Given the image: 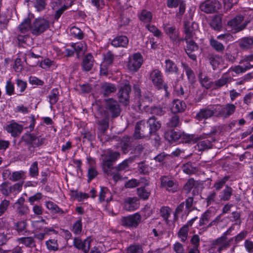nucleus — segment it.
<instances>
[{"instance_id": "obj_1", "label": "nucleus", "mask_w": 253, "mask_h": 253, "mask_svg": "<svg viewBox=\"0 0 253 253\" xmlns=\"http://www.w3.org/2000/svg\"><path fill=\"white\" fill-rule=\"evenodd\" d=\"M120 156L121 153L119 152L114 151L110 149L101 155L102 168L106 175L112 173V170L114 168L113 165Z\"/></svg>"}, {"instance_id": "obj_2", "label": "nucleus", "mask_w": 253, "mask_h": 253, "mask_svg": "<svg viewBox=\"0 0 253 253\" xmlns=\"http://www.w3.org/2000/svg\"><path fill=\"white\" fill-rule=\"evenodd\" d=\"M21 140L28 146V149L31 151H34L35 148L42 146L46 141L45 137L37 136L34 133H24Z\"/></svg>"}, {"instance_id": "obj_3", "label": "nucleus", "mask_w": 253, "mask_h": 253, "mask_svg": "<svg viewBox=\"0 0 253 253\" xmlns=\"http://www.w3.org/2000/svg\"><path fill=\"white\" fill-rule=\"evenodd\" d=\"M148 79L156 89H164L167 92L168 86L164 83L163 74L160 70L155 69L151 71L149 74Z\"/></svg>"}, {"instance_id": "obj_4", "label": "nucleus", "mask_w": 253, "mask_h": 253, "mask_svg": "<svg viewBox=\"0 0 253 253\" xmlns=\"http://www.w3.org/2000/svg\"><path fill=\"white\" fill-rule=\"evenodd\" d=\"M50 28V22L48 20L42 17L35 19L31 27V34L35 37L39 36L45 32Z\"/></svg>"}, {"instance_id": "obj_5", "label": "nucleus", "mask_w": 253, "mask_h": 253, "mask_svg": "<svg viewBox=\"0 0 253 253\" xmlns=\"http://www.w3.org/2000/svg\"><path fill=\"white\" fill-rule=\"evenodd\" d=\"M120 87L118 93L119 101L123 105L126 106L129 103L131 85L126 80H123L120 84Z\"/></svg>"}, {"instance_id": "obj_6", "label": "nucleus", "mask_w": 253, "mask_h": 253, "mask_svg": "<svg viewBox=\"0 0 253 253\" xmlns=\"http://www.w3.org/2000/svg\"><path fill=\"white\" fill-rule=\"evenodd\" d=\"M232 239L225 240V238L218 237L211 242L209 252V253H221L222 251L229 248Z\"/></svg>"}, {"instance_id": "obj_7", "label": "nucleus", "mask_w": 253, "mask_h": 253, "mask_svg": "<svg viewBox=\"0 0 253 253\" xmlns=\"http://www.w3.org/2000/svg\"><path fill=\"white\" fill-rule=\"evenodd\" d=\"M220 0H206L200 6L201 10L206 13H213L221 8Z\"/></svg>"}, {"instance_id": "obj_8", "label": "nucleus", "mask_w": 253, "mask_h": 253, "mask_svg": "<svg viewBox=\"0 0 253 253\" xmlns=\"http://www.w3.org/2000/svg\"><path fill=\"white\" fill-rule=\"evenodd\" d=\"M160 180L161 188H164L170 193H174L177 191L178 185L176 180L167 175L162 176Z\"/></svg>"}, {"instance_id": "obj_9", "label": "nucleus", "mask_w": 253, "mask_h": 253, "mask_svg": "<svg viewBox=\"0 0 253 253\" xmlns=\"http://www.w3.org/2000/svg\"><path fill=\"white\" fill-rule=\"evenodd\" d=\"M143 63V57L139 52H136L129 56L127 67L131 72H136Z\"/></svg>"}, {"instance_id": "obj_10", "label": "nucleus", "mask_w": 253, "mask_h": 253, "mask_svg": "<svg viewBox=\"0 0 253 253\" xmlns=\"http://www.w3.org/2000/svg\"><path fill=\"white\" fill-rule=\"evenodd\" d=\"M141 221V216L138 212L123 216L121 220V224L125 227H136Z\"/></svg>"}, {"instance_id": "obj_11", "label": "nucleus", "mask_w": 253, "mask_h": 253, "mask_svg": "<svg viewBox=\"0 0 253 253\" xmlns=\"http://www.w3.org/2000/svg\"><path fill=\"white\" fill-rule=\"evenodd\" d=\"M92 240L90 237H87L84 240L79 237H75L73 239L74 247L83 253H88L90 249Z\"/></svg>"}, {"instance_id": "obj_12", "label": "nucleus", "mask_w": 253, "mask_h": 253, "mask_svg": "<svg viewBox=\"0 0 253 253\" xmlns=\"http://www.w3.org/2000/svg\"><path fill=\"white\" fill-rule=\"evenodd\" d=\"M133 136L134 139L149 137L150 135L148 131V126H146L145 124L142 121L137 122L135 126Z\"/></svg>"}, {"instance_id": "obj_13", "label": "nucleus", "mask_w": 253, "mask_h": 253, "mask_svg": "<svg viewBox=\"0 0 253 253\" xmlns=\"http://www.w3.org/2000/svg\"><path fill=\"white\" fill-rule=\"evenodd\" d=\"M184 50L190 59L196 61L197 55L196 52L199 50V45L194 41V39H189L186 43Z\"/></svg>"}, {"instance_id": "obj_14", "label": "nucleus", "mask_w": 253, "mask_h": 253, "mask_svg": "<svg viewBox=\"0 0 253 253\" xmlns=\"http://www.w3.org/2000/svg\"><path fill=\"white\" fill-rule=\"evenodd\" d=\"M244 18L242 15H237L229 20L227 23V25L233 28L235 33L239 32L245 29L248 23V22H246L241 25H239L244 20Z\"/></svg>"}, {"instance_id": "obj_15", "label": "nucleus", "mask_w": 253, "mask_h": 253, "mask_svg": "<svg viewBox=\"0 0 253 253\" xmlns=\"http://www.w3.org/2000/svg\"><path fill=\"white\" fill-rule=\"evenodd\" d=\"M198 23L193 22L185 21L183 26V32L185 35L190 39H194L197 38L196 37V32L198 29Z\"/></svg>"}, {"instance_id": "obj_16", "label": "nucleus", "mask_w": 253, "mask_h": 253, "mask_svg": "<svg viewBox=\"0 0 253 253\" xmlns=\"http://www.w3.org/2000/svg\"><path fill=\"white\" fill-rule=\"evenodd\" d=\"M97 116L100 117L98 120L99 129L101 133H104L109 127V121L110 119L109 112H98Z\"/></svg>"}, {"instance_id": "obj_17", "label": "nucleus", "mask_w": 253, "mask_h": 253, "mask_svg": "<svg viewBox=\"0 0 253 253\" xmlns=\"http://www.w3.org/2000/svg\"><path fill=\"white\" fill-rule=\"evenodd\" d=\"M164 71L167 74L179 75L180 70L178 65L173 60L168 58L164 62Z\"/></svg>"}, {"instance_id": "obj_18", "label": "nucleus", "mask_w": 253, "mask_h": 253, "mask_svg": "<svg viewBox=\"0 0 253 253\" xmlns=\"http://www.w3.org/2000/svg\"><path fill=\"white\" fill-rule=\"evenodd\" d=\"M139 207V200L137 197H128L124 201V208L127 211H135Z\"/></svg>"}, {"instance_id": "obj_19", "label": "nucleus", "mask_w": 253, "mask_h": 253, "mask_svg": "<svg viewBox=\"0 0 253 253\" xmlns=\"http://www.w3.org/2000/svg\"><path fill=\"white\" fill-rule=\"evenodd\" d=\"M134 139V137L128 135H125L122 137L120 141V146L123 154L127 153L131 149Z\"/></svg>"}, {"instance_id": "obj_20", "label": "nucleus", "mask_w": 253, "mask_h": 253, "mask_svg": "<svg viewBox=\"0 0 253 253\" xmlns=\"http://www.w3.org/2000/svg\"><path fill=\"white\" fill-rule=\"evenodd\" d=\"M25 200L23 197L19 198L15 203L17 213L21 215H26L29 211V207L25 204Z\"/></svg>"}, {"instance_id": "obj_21", "label": "nucleus", "mask_w": 253, "mask_h": 253, "mask_svg": "<svg viewBox=\"0 0 253 253\" xmlns=\"http://www.w3.org/2000/svg\"><path fill=\"white\" fill-rule=\"evenodd\" d=\"M23 129V127L21 125L16 123H11L6 127L7 131L13 137L19 135L21 133Z\"/></svg>"}, {"instance_id": "obj_22", "label": "nucleus", "mask_w": 253, "mask_h": 253, "mask_svg": "<svg viewBox=\"0 0 253 253\" xmlns=\"http://www.w3.org/2000/svg\"><path fill=\"white\" fill-rule=\"evenodd\" d=\"M94 58L90 53H87L83 58L82 64V69L85 71H89L93 66Z\"/></svg>"}, {"instance_id": "obj_23", "label": "nucleus", "mask_w": 253, "mask_h": 253, "mask_svg": "<svg viewBox=\"0 0 253 253\" xmlns=\"http://www.w3.org/2000/svg\"><path fill=\"white\" fill-rule=\"evenodd\" d=\"M147 123L149 124V127L148 130L149 135L156 134L161 126V124L159 121L156 120V118L155 116L150 117L148 119Z\"/></svg>"}, {"instance_id": "obj_24", "label": "nucleus", "mask_w": 253, "mask_h": 253, "mask_svg": "<svg viewBox=\"0 0 253 253\" xmlns=\"http://www.w3.org/2000/svg\"><path fill=\"white\" fill-rule=\"evenodd\" d=\"M46 208L52 214H59L63 215L68 212V210H62L55 203L51 201H47L45 204Z\"/></svg>"}, {"instance_id": "obj_25", "label": "nucleus", "mask_w": 253, "mask_h": 253, "mask_svg": "<svg viewBox=\"0 0 253 253\" xmlns=\"http://www.w3.org/2000/svg\"><path fill=\"white\" fill-rule=\"evenodd\" d=\"M128 44V39L126 36H119L114 38L111 42V44L116 47H126Z\"/></svg>"}, {"instance_id": "obj_26", "label": "nucleus", "mask_w": 253, "mask_h": 253, "mask_svg": "<svg viewBox=\"0 0 253 253\" xmlns=\"http://www.w3.org/2000/svg\"><path fill=\"white\" fill-rule=\"evenodd\" d=\"M71 46L76 53L78 58L84 54L87 48L86 43L84 42L72 43Z\"/></svg>"}, {"instance_id": "obj_27", "label": "nucleus", "mask_w": 253, "mask_h": 253, "mask_svg": "<svg viewBox=\"0 0 253 253\" xmlns=\"http://www.w3.org/2000/svg\"><path fill=\"white\" fill-rule=\"evenodd\" d=\"M181 66L184 70L189 83L193 84L196 82L195 74L193 70L186 63H182Z\"/></svg>"}, {"instance_id": "obj_28", "label": "nucleus", "mask_w": 253, "mask_h": 253, "mask_svg": "<svg viewBox=\"0 0 253 253\" xmlns=\"http://www.w3.org/2000/svg\"><path fill=\"white\" fill-rule=\"evenodd\" d=\"M164 137L169 142L172 143L177 141L181 137V135L179 132L169 129L165 132Z\"/></svg>"}, {"instance_id": "obj_29", "label": "nucleus", "mask_w": 253, "mask_h": 253, "mask_svg": "<svg viewBox=\"0 0 253 253\" xmlns=\"http://www.w3.org/2000/svg\"><path fill=\"white\" fill-rule=\"evenodd\" d=\"M164 29L165 32L169 36L171 41H176L178 37H179V33L176 30L175 26L165 25Z\"/></svg>"}, {"instance_id": "obj_30", "label": "nucleus", "mask_w": 253, "mask_h": 253, "mask_svg": "<svg viewBox=\"0 0 253 253\" xmlns=\"http://www.w3.org/2000/svg\"><path fill=\"white\" fill-rule=\"evenodd\" d=\"M233 190L232 188L229 185H226L224 189L222 190L219 194V198L221 201H229L231 196L233 195Z\"/></svg>"}, {"instance_id": "obj_31", "label": "nucleus", "mask_w": 253, "mask_h": 253, "mask_svg": "<svg viewBox=\"0 0 253 253\" xmlns=\"http://www.w3.org/2000/svg\"><path fill=\"white\" fill-rule=\"evenodd\" d=\"M233 79L227 76L224 74L221 78L217 81H215L213 84H214V89H217L225 85L227 83L232 82Z\"/></svg>"}, {"instance_id": "obj_32", "label": "nucleus", "mask_w": 253, "mask_h": 253, "mask_svg": "<svg viewBox=\"0 0 253 253\" xmlns=\"http://www.w3.org/2000/svg\"><path fill=\"white\" fill-rule=\"evenodd\" d=\"M101 92L104 96H108L111 93L115 92L117 88L115 85L111 83H104L101 87Z\"/></svg>"}, {"instance_id": "obj_33", "label": "nucleus", "mask_w": 253, "mask_h": 253, "mask_svg": "<svg viewBox=\"0 0 253 253\" xmlns=\"http://www.w3.org/2000/svg\"><path fill=\"white\" fill-rule=\"evenodd\" d=\"M32 22L30 18L25 19L18 26L19 31L21 34H25L29 31L31 32V27Z\"/></svg>"}, {"instance_id": "obj_34", "label": "nucleus", "mask_w": 253, "mask_h": 253, "mask_svg": "<svg viewBox=\"0 0 253 253\" xmlns=\"http://www.w3.org/2000/svg\"><path fill=\"white\" fill-rule=\"evenodd\" d=\"M14 229L19 235H22L27 232L28 223L26 220L19 221L14 224Z\"/></svg>"}, {"instance_id": "obj_35", "label": "nucleus", "mask_w": 253, "mask_h": 253, "mask_svg": "<svg viewBox=\"0 0 253 253\" xmlns=\"http://www.w3.org/2000/svg\"><path fill=\"white\" fill-rule=\"evenodd\" d=\"M138 17L142 22L149 23L151 22L153 16L151 11L143 9L139 14Z\"/></svg>"}, {"instance_id": "obj_36", "label": "nucleus", "mask_w": 253, "mask_h": 253, "mask_svg": "<svg viewBox=\"0 0 253 253\" xmlns=\"http://www.w3.org/2000/svg\"><path fill=\"white\" fill-rule=\"evenodd\" d=\"M50 232H53L54 233H57V232L52 228L44 227L42 229V232H36L34 235V237L38 240L42 241L44 239L45 236L48 235Z\"/></svg>"}, {"instance_id": "obj_37", "label": "nucleus", "mask_w": 253, "mask_h": 253, "mask_svg": "<svg viewBox=\"0 0 253 253\" xmlns=\"http://www.w3.org/2000/svg\"><path fill=\"white\" fill-rule=\"evenodd\" d=\"M210 46L216 52L222 53L225 49L224 45L213 38H211L210 40Z\"/></svg>"}, {"instance_id": "obj_38", "label": "nucleus", "mask_w": 253, "mask_h": 253, "mask_svg": "<svg viewBox=\"0 0 253 253\" xmlns=\"http://www.w3.org/2000/svg\"><path fill=\"white\" fill-rule=\"evenodd\" d=\"M126 253H144L143 246L138 243L131 244L126 248Z\"/></svg>"}, {"instance_id": "obj_39", "label": "nucleus", "mask_w": 253, "mask_h": 253, "mask_svg": "<svg viewBox=\"0 0 253 253\" xmlns=\"http://www.w3.org/2000/svg\"><path fill=\"white\" fill-rule=\"evenodd\" d=\"M17 241L19 243L24 244L25 246L29 248H34L36 247L35 241L32 237L19 238L17 239Z\"/></svg>"}, {"instance_id": "obj_40", "label": "nucleus", "mask_w": 253, "mask_h": 253, "mask_svg": "<svg viewBox=\"0 0 253 253\" xmlns=\"http://www.w3.org/2000/svg\"><path fill=\"white\" fill-rule=\"evenodd\" d=\"M208 58L213 69H215L218 66L222 56L214 53H211L208 55Z\"/></svg>"}, {"instance_id": "obj_41", "label": "nucleus", "mask_w": 253, "mask_h": 253, "mask_svg": "<svg viewBox=\"0 0 253 253\" xmlns=\"http://www.w3.org/2000/svg\"><path fill=\"white\" fill-rule=\"evenodd\" d=\"M253 44V38L245 37L241 39L239 42L240 47L243 49H248Z\"/></svg>"}, {"instance_id": "obj_42", "label": "nucleus", "mask_w": 253, "mask_h": 253, "mask_svg": "<svg viewBox=\"0 0 253 253\" xmlns=\"http://www.w3.org/2000/svg\"><path fill=\"white\" fill-rule=\"evenodd\" d=\"M106 107L109 111H117L120 106L117 100L111 98L105 100Z\"/></svg>"}, {"instance_id": "obj_43", "label": "nucleus", "mask_w": 253, "mask_h": 253, "mask_svg": "<svg viewBox=\"0 0 253 253\" xmlns=\"http://www.w3.org/2000/svg\"><path fill=\"white\" fill-rule=\"evenodd\" d=\"M137 194L140 199L146 200L149 198L151 191L145 187H140L137 189Z\"/></svg>"}, {"instance_id": "obj_44", "label": "nucleus", "mask_w": 253, "mask_h": 253, "mask_svg": "<svg viewBox=\"0 0 253 253\" xmlns=\"http://www.w3.org/2000/svg\"><path fill=\"white\" fill-rule=\"evenodd\" d=\"M26 178L25 172L23 170L15 171L12 173L9 179L12 181L24 180Z\"/></svg>"}, {"instance_id": "obj_45", "label": "nucleus", "mask_w": 253, "mask_h": 253, "mask_svg": "<svg viewBox=\"0 0 253 253\" xmlns=\"http://www.w3.org/2000/svg\"><path fill=\"white\" fill-rule=\"evenodd\" d=\"M189 228L187 225H183L179 230L177 233V236L182 242H185L188 238Z\"/></svg>"}, {"instance_id": "obj_46", "label": "nucleus", "mask_w": 253, "mask_h": 253, "mask_svg": "<svg viewBox=\"0 0 253 253\" xmlns=\"http://www.w3.org/2000/svg\"><path fill=\"white\" fill-rule=\"evenodd\" d=\"M212 217V212L208 210L203 213L200 217L199 225L201 227L207 225Z\"/></svg>"}, {"instance_id": "obj_47", "label": "nucleus", "mask_w": 253, "mask_h": 253, "mask_svg": "<svg viewBox=\"0 0 253 253\" xmlns=\"http://www.w3.org/2000/svg\"><path fill=\"white\" fill-rule=\"evenodd\" d=\"M172 210L168 206H163L160 209V215L167 222L169 221Z\"/></svg>"}, {"instance_id": "obj_48", "label": "nucleus", "mask_w": 253, "mask_h": 253, "mask_svg": "<svg viewBox=\"0 0 253 253\" xmlns=\"http://www.w3.org/2000/svg\"><path fill=\"white\" fill-rule=\"evenodd\" d=\"M59 97V92L57 88L52 89L50 94L48 96L49 99V102L51 105V107L52 105L55 104L58 100Z\"/></svg>"}, {"instance_id": "obj_49", "label": "nucleus", "mask_w": 253, "mask_h": 253, "mask_svg": "<svg viewBox=\"0 0 253 253\" xmlns=\"http://www.w3.org/2000/svg\"><path fill=\"white\" fill-rule=\"evenodd\" d=\"M230 178L229 175H225L222 178L218 179L213 184V187L217 191L220 190L225 185Z\"/></svg>"}, {"instance_id": "obj_50", "label": "nucleus", "mask_w": 253, "mask_h": 253, "mask_svg": "<svg viewBox=\"0 0 253 253\" xmlns=\"http://www.w3.org/2000/svg\"><path fill=\"white\" fill-rule=\"evenodd\" d=\"M230 178L229 175H225L222 178L218 179L213 184V187L217 191L220 190L225 185Z\"/></svg>"}, {"instance_id": "obj_51", "label": "nucleus", "mask_w": 253, "mask_h": 253, "mask_svg": "<svg viewBox=\"0 0 253 253\" xmlns=\"http://www.w3.org/2000/svg\"><path fill=\"white\" fill-rule=\"evenodd\" d=\"M230 178L229 175H225L222 178L218 179L213 184V187L217 191L220 190L225 185Z\"/></svg>"}, {"instance_id": "obj_52", "label": "nucleus", "mask_w": 253, "mask_h": 253, "mask_svg": "<svg viewBox=\"0 0 253 253\" xmlns=\"http://www.w3.org/2000/svg\"><path fill=\"white\" fill-rule=\"evenodd\" d=\"M132 160L133 159L130 158L124 160L117 166L114 167L113 170L117 171H121L126 169L128 167L129 163H131Z\"/></svg>"}, {"instance_id": "obj_53", "label": "nucleus", "mask_w": 253, "mask_h": 253, "mask_svg": "<svg viewBox=\"0 0 253 253\" xmlns=\"http://www.w3.org/2000/svg\"><path fill=\"white\" fill-rule=\"evenodd\" d=\"M45 245L47 249L49 251L55 252L59 250L57 240L54 239H49L45 242Z\"/></svg>"}, {"instance_id": "obj_54", "label": "nucleus", "mask_w": 253, "mask_h": 253, "mask_svg": "<svg viewBox=\"0 0 253 253\" xmlns=\"http://www.w3.org/2000/svg\"><path fill=\"white\" fill-rule=\"evenodd\" d=\"M211 26L215 31H220L222 29L221 18L219 16H215L211 23Z\"/></svg>"}, {"instance_id": "obj_55", "label": "nucleus", "mask_w": 253, "mask_h": 253, "mask_svg": "<svg viewBox=\"0 0 253 253\" xmlns=\"http://www.w3.org/2000/svg\"><path fill=\"white\" fill-rule=\"evenodd\" d=\"M30 176L32 178H37L39 175L38 163L33 162L30 166L29 170Z\"/></svg>"}, {"instance_id": "obj_56", "label": "nucleus", "mask_w": 253, "mask_h": 253, "mask_svg": "<svg viewBox=\"0 0 253 253\" xmlns=\"http://www.w3.org/2000/svg\"><path fill=\"white\" fill-rule=\"evenodd\" d=\"M70 34L73 37L79 40H82L84 38L83 32L76 26H73L70 29Z\"/></svg>"}, {"instance_id": "obj_57", "label": "nucleus", "mask_w": 253, "mask_h": 253, "mask_svg": "<svg viewBox=\"0 0 253 253\" xmlns=\"http://www.w3.org/2000/svg\"><path fill=\"white\" fill-rule=\"evenodd\" d=\"M211 144L209 140H204L199 142L197 145V149L199 151H203L211 148Z\"/></svg>"}, {"instance_id": "obj_58", "label": "nucleus", "mask_w": 253, "mask_h": 253, "mask_svg": "<svg viewBox=\"0 0 253 253\" xmlns=\"http://www.w3.org/2000/svg\"><path fill=\"white\" fill-rule=\"evenodd\" d=\"M186 108V104L180 100H174L172 103V109L176 111H185Z\"/></svg>"}, {"instance_id": "obj_59", "label": "nucleus", "mask_w": 253, "mask_h": 253, "mask_svg": "<svg viewBox=\"0 0 253 253\" xmlns=\"http://www.w3.org/2000/svg\"><path fill=\"white\" fill-rule=\"evenodd\" d=\"M71 230L76 235H78L81 233L82 231V222L81 219L74 223Z\"/></svg>"}, {"instance_id": "obj_60", "label": "nucleus", "mask_w": 253, "mask_h": 253, "mask_svg": "<svg viewBox=\"0 0 253 253\" xmlns=\"http://www.w3.org/2000/svg\"><path fill=\"white\" fill-rule=\"evenodd\" d=\"M146 28L150 32L152 33L154 36L157 38H160L162 36L161 31L155 26L151 24H147Z\"/></svg>"}, {"instance_id": "obj_61", "label": "nucleus", "mask_w": 253, "mask_h": 253, "mask_svg": "<svg viewBox=\"0 0 253 253\" xmlns=\"http://www.w3.org/2000/svg\"><path fill=\"white\" fill-rule=\"evenodd\" d=\"M5 92L9 96H11L15 94L14 85L10 79L7 80L5 85Z\"/></svg>"}, {"instance_id": "obj_62", "label": "nucleus", "mask_w": 253, "mask_h": 253, "mask_svg": "<svg viewBox=\"0 0 253 253\" xmlns=\"http://www.w3.org/2000/svg\"><path fill=\"white\" fill-rule=\"evenodd\" d=\"M23 181L21 182H17L14 184L10 186L9 192L10 194H15L19 193L22 190Z\"/></svg>"}, {"instance_id": "obj_63", "label": "nucleus", "mask_w": 253, "mask_h": 253, "mask_svg": "<svg viewBox=\"0 0 253 253\" xmlns=\"http://www.w3.org/2000/svg\"><path fill=\"white\" fill-rule=\"evenodd\" d=\"M248 234V232L247 230H243L240 232L236 236L233 237L231 238L232 239V242L234 240L235 244H238L240 242L243 240L244 239L246 238Z\"/></svg>"}, {"instance_id": "obj_64", "label": "nucleus", "mask_w": 253, "mask_h": 253, "mask_svg": "<svg viewBox=\"0 0 253 253\" xmlns=\"http://www.w3.org/2000/svg\"><path fill=\"white\" fill-rule=\"evenodd\" d=\"M193 198L189 197L185 201L184 214L187 215L193 210Z\"/></svg>"}]
</instances>
